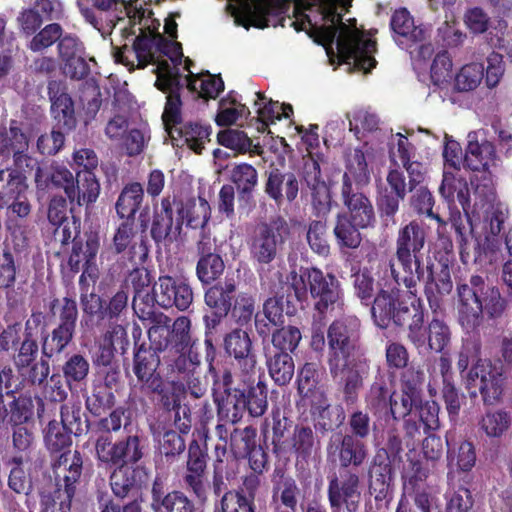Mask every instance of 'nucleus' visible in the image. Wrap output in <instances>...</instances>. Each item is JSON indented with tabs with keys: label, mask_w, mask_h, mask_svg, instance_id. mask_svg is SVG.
I'll list each match as a JSON object with an SVG mask.
<instances>
[{
	"label": "nucleus",
	"mask_w": 512,
	"mask_h": 512,
	"mask_svg": "<svg viewBox=\"0 0 512 512\" xmlns=\"http://www.w3.org/2000/svg\"><path fill=\"white\" fill-rule=\"evenodd\" d=\"M187 88L204 100L216 99L224 91V81L220 74L213 75L209 71L199 74L190 73L186 77Z\"/></svg>",
	"instance_id": "56"
},
{
	"label": "nucleus",
	"mask_w": 512,
	"mask_h": 512,
	"mask_svg": "<svg viewBox=\"0 0 512 512\" xmlns=\"http://www.w3.org/2000/svg\"><path fill=\"white\" fill-rule=\"evenodd\" d=\"M341 199L347 209L344 212L348 219L367 229L375 226L376 214L372 201L365 193L353 186L351 177L346 172L342 177Z\"/></svg>",
	"instance_id": "22"
},
{
	"label": "nucleus",
	"mask_w": 512,
	"mask_h": 512,
	"mask_svg": "<svg viewBox=\"0 0 512 512\" xmlns=\"http://www.w3.org/2000/svg\"><path fill=\"white\" fill-rule=\"evenodd\" d=\"M264 356L268 374L274 383L278 386L289 384L295 373L292 355L264 348Z\"/></svg>",
	"instance_id": "49"
},
{
	"label": "nucleus",
	"mask_w": 512,
	"mask_h": 512,
	"mask_svg": "<svg viewBox=\"0 0 512 512\" xmlns=\"http://www.w3.org/2000/svg\"><path fill=\"white\" fill-rule=\"evenodd\" d=\"M272 498L279 499L286 512H296L301 490L296 480L283 468H275L272 474Z\"/></svg>",
	"instance_id": "43"
},
{
	"label": "nucleus",
	"mask_w": 512,
	"mask_h": 512,
	"mask_svg": "<svg viewBox=\"0 0 512 512\" xmlns=\"http://www.w3.org/2000/svg\"><path fill=\"white\" fill-rule=\"evenodd\" d=\"M317 42L326 46L328 55L336 42L337 57L340 64H351L358 70L369 73L377 64L374 54L377 43L373 39H364L356 32L341 30L340 26L328 25L317 28Z\"/></svg>",
	"instance_id": "6"
},
{
	"label": "nucleus",
	"mask_w": 512,
	"mask_h": 512,
	"mask_svg": "<svg viewBox=\"0 0 512 512\" xmlns=\"http://www.w3.org/2000/svg\"><path fill=\"white\" fill-rule=\"evenodd\" d=\"M286 309L289 316L297 312V304H303L310 295L313 308L320 318L344 306V289L341 281L333 273H325L317 267H301L286 276Z\"/></svg>",
	"instance_id": "2"
},
{
	"label": "nucleus",
	"mask_w": 512,
	"mask_h": 512,
	"mask_svg": "<svg viewBox=\"0 0 512 512\" xmlns=\"http://www.w3.org/2000/svg\"><path fill=\"white\" fill-rule=\"evenodd\" d=\"M41 357L34 361L27 369L25 380L32 386H42L50 375V360L63 353L56 347L40 339Z\"/></svg>",
	"instance_id": "57"
},
{
	"label": "nucleus",
	"mask_w": 512,
	"mask_h": 512,
	"mask_svg": "<svg viewBox=\"0 0 512 512\" xmlns=\"http://www.w3.org/2000/svg\"><path fill=\"white\" fill-rule=\"evenodd\" d=\"M322 372L319 364L315 362H305L299 367L296 374V386L298 395L305 401L312 402L325 397V393L320 386Z\"/></svg>",
	"instance_id": "42"
},
{
	"label": "nucleus",
	"mask_w": 512,
	"mask_h": 512,
	"mask_svg": "<svg viewBox=\"0 0 512 512\" xmlns=\"http://www.w3.org/2000/svg\"><path fill=\"white\" fill-rule=\"evenodd\" d=\"M198 261L196 263V276L202 286H208L218 281L224 273L225 262L216 252V247L210 238L203 237L196 245Z\"/></svg>",
	"instance_id": "28"
},
{
	"label": "nucleus",
	"mask_w": 512,
	"mask_h": 512,
	"mask_svg": "<svg viewBox=\"0 0 512 512\" xmlns=\"http://www.w3.org/2000/svg\"><path fill=\"white\" fill-rule=\"evenodd\" d=\"M284 21L282 6L273 0H255L245 9L244 17L238 19V23L246 29L251 26L264 29L277 24L284 27Z\"/></svg>",
	"instance_id": "32"
},
{
	"label": "nucleus",
	"mask_w": 512,
	"mask_h": 512,
	"mask_svg": "<svg viewBox=\"0 0 512 512\" xmlns=\"http://www.w3.org/2000/svg\"><path fill=\"white\" fill-rule=\"evenodd\" d=\"M230 180L237 190L239 209L255 206L253 193L258 186L256 168L248 163L237 164L231 170Z\"/></svg>",
	"instance_id": "37"
},
{
	"label": "nucleus",
	"mask_w": 512,
	"mask_h": 512,
	"mask_svg": "<svg viewBox=\"0 0 512 512\" xmlns=\"http://www.w3.org/2000/svg\"><path fill=\"white\" fill-rule=\"evenodd\" d=\"M149 34L145 30L141 29V32L134 39L133 45H123L120 48H116L114 51V58L117 63H120L129 69H134V60L136 58L138 69H144L149 64H155L158 66V62L162 59L156 56V30L157 28L150 29Z\"/></svg>",
	"instance_id": "21"
},
{
	"label": "nucleus",
	"mask_w": 512,
	"mask_h": 512,
	"mask_svg": "<svg viewBox=\"0 0 512 512\" xmlns=\"http://www.w3.org/2000/svg\"><path fill=\"white\" fill-rule=\"evenodd\" d=\"M204 437L205 440L208 438L207 433L204 434ZM208 460L206 441L201 444L199 440L192 439L187 446L183 483L200 504H205L208 501V484L206 482Z\"/></svg>",
	"instance_id": "15"
},
{
	"label": "nucleus",
	"mask_w": 512,
	"mask_h": 512,
	"mask_svg": "<svg viewBox=\"0 0 512 512\" xmlns=\"http://www.w3.org/2000/svg\"><path fill=\"white\" fill-rule=\"evenodd\" d=\"M35 184L39 190L63 188L67 195V190L73 184L74 176L72 172L63 165L43 164L35 170Z\"/></svg>",
	"instance_id": "46"
},
{
	"label": "nucleus",
	"mask_w": 512,
	"mask_h": 512,
	"mask_svg": "<svg viewBox=\"0 0 512 512\" xmlns=\"http://www.w3.org/2000/svg\"><path fill=\"white\" fill-rule=\"evenodd\" d=\"M288 234V223L281 216L273 217L268 222L261 223L249 244L251 259L259 265H268L273 262Z\"/></svg>",
	"instance_id": "12"
},
{
	"label": "nucleus",
	"mask_w": 512,
	"mask_h": 512,
	"mask_svg": "<svg viewBox=\"0 0 512 512\" xmlns=\"http://www.w3.org/2000/svg\"><path fill=\"white\" fill-rule=\"evenodd\" d=\"M509 217V211L500 202L492 203L484 212L483 229L485 239L483 250L494 252L500 249L502 242L505 243L506 221Z\"/></svg>",
	"instance_id": "31"
},
{
	"label": "nucleus",
	"mask_w": 512,
	"mask_h": 512,
	"mask_svg": "<svg viewBox=\"0 0 512 512\" xmlns=\"http://www.w3.org/2000/svg\"><path fill=\"white\" fill-rule=\"evenodd\" d=\"M100 192V184L93 171H78L73 184L67 190V198L78 205L96 201Z\"/></svg>",
	"instance_id": "47"
},
{
	"label": "nucleus",
	"mask_w": 512,
	"mask_h": 512,
	"mask_svg": "<svg viewBox=\"0 0 512 512\" xmlns=\"http://www.w3.org/2000/svg\"><path fill=\"white\" fill-rule=\"evenodd\" d=\"M175 232L180 233L183 224L191 229L204 228L210 219V207L208 202L200 198L199 205L195 201L184 203L175 197Z\"/></svg>",
	"instance_id": "39"
},
{
	"label": "nucleus",
	"mask_w": 512,
	"mask_h": 512,
	"mask_svg": "<svg viewBox=\"0 0 512 512\" xmlns=\"http://www.w3.org/2000/svg\"><path fill=\"white\" fill-rule=\"evenodd\" d=\"M30 137L22 128V123L11 119L9 126H0V156L9 158L22 150H28Z\"/></svg>",
	"instance_id": "48"
},
{
	"label": "nucleus",
	"mask_w": 512,
	"mask_h": 512,
	"mask_svg": "<svg viewBox=\"0 0 512 512\" xmlns=\"http://www.w3.org/2000/svg\"><path fill=\"white\" fill-rule=\"evenodd\" d=\"M83 312L98 328L116 324L128 311L129 295L126 289H119L109 298L96 293L81 294Z\"/></svg>",
	"instance_id": "13"
},
{
	"label": "nucleus",
	"mask_w": 512,
	"mask_h": 512,
	"mask_svg": "<svg viewBox=\"0 0 512 512\" xmlns=\"http://www.w3.org/2000/svg\"><path fill=\"white\" fill-rule=\"evenodd\" d=\"M21 275V258L9 246L0 249V290L14 289Z\"/></svg>",
	"instance_id": "61"
},
{
	"label": "nucleus",
	"mask_w": 512,
	"mask_h": 512,
	"mask_svg": "<svg viewBox=\"0 0 512 512\" xmlns=\"http://www.w3.org/2000/svg\"><path fill=\"white\" fill-rule=\"evenodd\" d=\"M211 132L210 125L199 121H187L174 128H170L169 135L173 139L183 140L191 150L200 154L204 149L205 143L210 141Z\"/></svg>",
	"instance_id": "45"
},
{
	"label": "nucleus",
	"mask_w": 512,
	"mask_h": 512,
	"mask_svg": "<svg viewBox=\"0 0 512 512\" xmlns=\"http://www.w3.org/2000/svg\"><path fill=\"white\" fill-rule=\"evenodd\" d=\"M162 345L153 341L133 343L132 371L137 379L138 386L162 376L161 366Z\"/></svg>",
	"instance_id": "23"
},
{
	"label": "nucleus",
	"mask_w": 512,
	"mask_h": 512,
	"mask_svg": "<svg viewBox=\"0 0 512 512\" xmlns=\"http://www.w3.org/2000/svg\"><path fill=\"white\" fill-rule=\"evenodd\" d=\"M458 322L467 333H476L485 316L496 320L503 316L507 300L488 277L472 274L456 281Z\"/></svg>",
	"instance_id": "3"
},
{
	"label": "nucleus",
	"mask_w": 512,
	"mask_h": 512,
	"mask_svg": "<svg viewBox=\"0 0 512 512\" xmlns=\"http://www.w3.org/2000/svg\"><path fill=\"white\" fill-rule=\"evenodd\" d=\"M60 418L59 423L75 437L87 434L90 429L89 418L79 401L62 404Z\"/></svg>",
	"instance_id": "59"
},
{
	"label": "nucleus",
	"mask_w": 512,
	"mask_h": 512,
	"mask_svg": "<svg viewBox=\"0 0 512 512\" xmlns=\"http://www.w3.org/2000/svg\"><path fill=\"white\" fill-rule=\"evenodd\" d=\"M145 438L137 431L112 442L109 435H101L95 443L97 459L112 469L113 466L132 465L142 460L145 454Z\"/></svg>",
	"instance_id": "10"
},
{
	"label": "nucleus",
	"mask_w": 512,
	"mask_h": 512,
	"mask_svg": "<svg viewBox=\"0 0 512 512\" xmlns=\"http://www.w3.org/2000/svg\"><path fill=\"white\" fill-rule=\"evenodd\" d=\"M151 508L154 512H196L195 502L182 490L165 492L161 483L154 481L151 489Z\"/></svg>",
	"instance_id": "36"
},
{
	"label": "nucleus",
	"mask_w": 512,
	"mask_h": 512,
	"mask_svg": "<svg viewBox=\"0 0 512 512\" xmlns=\"http://www.w3.org/2000/svg\"><path fill=\"white\" fill-rule=\"evenodd\" d=\"M506 383L503 365L490 358L479 359L466 378V388L471 396L479 392L485 406H493L502 401Z\"/></svg>",
	"instance_id": "9"
},
{
	"label": "nucleus",
	"mask_w": 512,
	"mask_h": 512,
	"mask_svg": "<svg viewBox=\"0 0 512 512\" xmlns=\"http://www.w3.org/2000/svg\"><path fill=\"white\" fill-rule=\"evenodd\" d=\"M26 180V175H20L17 171L0 170V209L23 198L28 188Z\"/></svg>",
	"instance_id": "58"
},
{
	"label": "nucleus",
	"mask_w": 512,
	"mask_h": 512,
	"mask_svg": "<svg viewBox=\"0 0 512 512\" xmlns=\"http://www.w3.org/2000/svg\"><path fill=\"white\" fill-rule=\"evenodd\" d=\"M428 240V230L416 219L401 226L395 239V248L385 270L410 278L423 279V250Z\"/></svg>",
	"instance_id": "5"
},
{
	"label": "nucleus",
	"mask_w": 512,
	"mask_h": 512,
	"mask_svg": "<svg viewBox=\"0 0 512 512\" xmlns=\"http://www.w3.org/2000/svg\"><path fill=\"white\" fill-rule=\"evenodd\" d=\"M512 423L511 415L504 409H489L478 421L479 432L490 440H500L506 435Z\"/></svg>",
	"instance_id": "55"
},
{
	"label": "nucleus",
	"mask_w": 512,
	"mask_h": 512,
	"mask_svg": "<svg viewBox=\"0 0 512 512\" xmlns=\"http://www.w3.org/2000/svg\"><path fill=\"white\" fill-rule=\"evenodd\" d=\"M139 389L148 396H157L159 405L166 412L180 408L183 384L166 381L162 375L140 386Z\"/></svg>",
	"instance_id": "38"
},
{
	"label": "nucleus",
	"mask_w": 512,
	"mask_h": 512,
	"mask_svg": "<svg viewBox=\"0 0 512 512\" xmlns=\"http://www.w3.org/2000/svg\"><path fill=\"white\" fill-rule=\"evenodd\" d=\"M420 282L421 279L415 277L412 281L408 277L406 281L404 276L385 270L384 276L379 282V290L371 305L374 323L381 329H387L392 325L408 328L409 322L413 321L415 310L412 308V302H408L407 293L401 289V285L410 294L416 296L413 290Z\"/></svg>",
	"instance_id": "4"
},
{
	"label": "nucleus",
	"mask_w": 512,
	"mask_h": 512,
	"mask_svg": "<svg viewBox=\"0 0 512 512\" xmlns=\"http://www.w3.org/2000/svg\"><path fill=\"white\" fill-rule=\"evenodd\" d=\"M390 27L397 36L396 41L399 45L411 47L429 38V29L422 23L416 24L406 8L394 11L390 19Z\"/></svg>",
	"instance_id": "34"
},
{
	"label": "nucleus",
	"mask_w": 512,
	"mask_h": 512,
	"mask_svg": "<svg viewBox=\"0 0 512 512\" xmlns=\"http://www.w3.org/2000/svg\"><path fill=\"white\" fill-rule=\"evenodd\" d=\"M310 412L313 417L315 431L321 434L334 431L345 420L343 409L341 407L335 410L332 409L326 396L312 400L310 402Z\"/></svg>",
	"instance_id": "44"
},
{
	"label": "nucleus",
	"mask_w": 512,
	"mask_h": 512,
	"mask_svg": "<svg viewBox=\"0 0 512 512\" xmlns=\"http://www.w3.org/2000/svg\"><path fill=\"white\" fill-rule=\"evenodd\" d=\"M394 476L395 469L388 451L378 449L367 469L368 490L377 505L387 506L392 500Z\"/></svg>",
	"instance_id": "16"
},
{
	"label": "nucleus",
	"mask_w": 512,
	"mask_h": 512,
	"mask_svg": "<svg viewBox=\"0 0 512 512\" xmlns=\"http://www.w3.org/2000/svg\"><path fill=\"white\" fill-rule=\"evenodd\" d=\"M157 450L156 469L165 471L180 460L186 450V442L176 430L168 429L160 436Z\"/></svg>",
	"instance_id": "40"
},
{
	"label": "nucleus",
	"mask_w": 512,
	"mask_h": 512,
	"mask_svg": "<svg viewBox=\"0 0 512 512\" xmlns=\"http://www.w3.org/2000/svg\"><path fill=\"white\" fill-rule=\"evenodd\" d=\"M300 180L291 171L271 167L265 172L264 193L277 206L294 202L299 194Z\"/></svg>",
	"instance_id": "25"
},
{
	"label": "nucleus",
	"mask_w": 512,
	"mask_h": 512,
	"mask_svg": "<svg viewBox=\"0 0 512 512\" xmlns=\"http://www.w3.org/2000/svg\"><path fill=\"white\" fill-rule=\"evenodd\" d=\"M326 453L328 459L338 462L339 469L357 470L366 462L369 448L367 441L336 433L330 437Z\"/></svg>",
	"instance_id": "20"
},
{
	"label": "nucleus",
	"mask_w": 512,
	"mask_h": 512,
	"mask_svg": "<svg viewBox=\"0 0 512 512\" xmlns=\"http://www.w3.org/2000/svg\"><path fill=\"white\" fill-rule=\"evenodd\" d=\"M214 512H256L254 495H246L243 490L226 491L215 502Z\"/></svg>",
	"instance_id": "63"
},
{
	"label": "nucleus",
	"mask_w": 512,
	"mask_h": 512,
	"mask_svg": "<svg viewBox=\"0 0 512 512\" xmlns=\"http://www.w3.org/2000/svg\"><path fill=\"white\" fill-rule=\"evenodd\" d=\"M423 293L431 311L436 314L440 310L443 298L453 290L451 272L447 263H440L439 271L431 260L424 263Z\"/></svg>",
	"instance_id": "24"
},
{
	"label": "nucleus",
	"mask_w": 512,
	"mask_h": 512,
	"mask_svg": "<svg viewBox=\"0 0 512 512\" xmlns=\"http://www.w3.org/2000/svg\"><path fill=\"white\" fill-rule=\"evenodd\" d=\"M48 96L51 102V114L56 121V127L69 133L77 126L74 109V101L67 92V87L62 81L51 80L47 86Z\"/></svg>",
	"instance_id": "27"
},
{
	"label": "nucleus",
	"mask_w": 512,
	"mask_h": 512,
	"mask_svg": "<svg viewBox=\"0 0 512 512\" xmlns=\"http://www.w3.org/2000/svg\"><path fill=\"white\" fill-rule=\"evenodd\" d=\"M429 468L416 455L415 451L407 453V465L402 473L403 491L427 487Z\"/></svg>",
	"instance_id": "62"
},
{
	"label": "nucleus",
	"mask_w": 512,
	"mask_h": 512,
	"mask_svg": "<svg viewBox=\"0 0 512 512\" xmlns=\"http://www.w3.org/2000/svg\"><path fill=\"white\" fill-rule=\"evenodd\" d=\"M204 292V303L211 309L229 314L237 295V286L233 280L208 285Z\"/></svg>",
	"instance_id": "52"
},
{
	"label": "nucleus",
	"mask_w": 512,
	"mask_h": 512,
	"mask_svg": "<svg viewBox=\"0 0 512 512\" xmlns=\"http://www.w3.org/2000/svg\"><path fill=\"white\" fill-rule=\"evenodd\" d=\"M100 249V235L98 231H85L80 237L73 238L71 254L68 258V266L74 273L83 269L79 277V284L86 281V276L93 282L98 277L96 257Z\"/></svg>",
	"instance_id": "17"
},
{
	"label": "nucleus",
	"mask_w": 512,
	"mask_h": 512,
	"mask_svg": "<svg viewBox=\"0 0 512 512\" xmlns=\"http://www.w3.org/2000/svg\"><path fill=\"white\" fill-rule=\"evenodd\" d=\"M310 158L304 162L302 180L310 190L312 206L318 217H325L331 210L329 188L322 178L320 156L315 158L309 152Z\"/></svg>",
	"instance_id": "26"
},
{
	"label": "nucleus",
	"mask_w": 512,
	"mask_h": 512,
	"mask_svg": "<svg viewBox=\"0 0 512 512\" xmlns=\"http://www.w3.org/2000/svg\"><path fill=\"white\" fill-rule=\"evenodd\" d=\"M205 361L208 364V374L212 378V391L214 402L217 406V414L220 419H223L231 424L239 422V417L234 415L233 408L228 409L223 406L222 400L226 398V394H232L233 373L230 369L225 368L223 371L218 370L214 366L217 351L213 344L212 338L205 337Z\"/></svg>",
	"instance_id": "18"
},
{
	"label": "nucleus",
	"mask_w": 512,
	"mask_h": 512,
	"mask_svg": "<svg viewBox=\"0 0 512 512\" xmlns=\"http://www.w3.org/2000/svg\"><path fill=\"white\" fill-rule=\"evenodd\" d=\"M144 198V190L140 183L132 182L125 185L115 203L116 214L121 220L135 222V216Z\"/></svg>",
	"instance_id": "54"
},
{
	"label": "nucleus",
	"mask_w": 512,
	"mask_h": 512,
	"mask_svg": "<svg viewBox=\"0 0 512 512\" xmlns=\"http://www.w3.org/2000/svg\"><path fill=\"white\" fill-rule=\"evenodd\" d=\"M175 196L162 198L160 206L153 211L150 236L157 247L173 242L179 233L175 232Z\"/></svg>",
	"instance_id": "30"
},
{
	"label": "nucleus",
	"mask_w": 512,
	"mask_h": 512,
	"mask_svg": "<svg viewBox=\"0 0 512 512\" xmlns=\"http://www.w3.org/2000/svg\"><path fill=\"white\" fill-rule=\"evenodd\" d=\"M368 374V364L364 362L340 365L336 373H330L334 380L339 379L342 400L347 407L354 406L359 399V392L363 387L364 378Z\"/></svg>",
	"instance_id": "33"
},
{
	"label": "nucleus",
	"mask_w": 512,
	"mask_h": 512,
	"mask_svg": "<svg viewBox=\"0 0 512 512\" xmlns=\"http://www.w3.org/2000/svg\"><path fill=\"white\" fill-rule=\"evenodd\" d=\"M362 479L358 470L338 469L328 476L327 499L332 512H358L362 499Z\"/></svg>",
	"instance_id": "11"
},
{
	"label": "nucleus",
	"mask_w": 512,
	"mask_h": 512,
	"mask_svg": "<svg viewBox=\"0 0 512 512\" xmlns=\"http://www.w3.org/2000/svg\"><path fill=\"white\" fill-rule=\"evenodd\" d=\"M327 344L330 373H336L340 365L362 362L355 357L360 348V321L356 317L334 320L327 330Z\"/></svg>",
	"instance_id": "7"
},
{
	"label": "nucleus",
	"mask_w": 512,
	"mask_h": 512,
	"mask_svg": "<svg viewBox=\"0 0 512 512\" xmlns=\"http://www.w3.org/2000/svg\"><path fill=\"white\" fill-rule=\"evenodd\" d=\"M84 456L78 451L67 450L62 452L53 462L52 469L55 475V487L76 492L83 473Z\"/></svg>",
	"instance_id": "29"
},
{
	"label": "nucleus",
	"mask_w": 512,
	"mask_h": 512,
	"mask_svg": "<svg viewBox=\"0 0 512 512\" xmlns=\"http://www.w3.org/2000/svg\"><path fill=\"white\" fill-rule=\"evenodd\" d=\"M320 441L309 425L296 424L288 442L287 453L295 456L296 462L308 463L317 452Z\"/></svg>",
	"instance_id": "41"
},
{
	"label": "nucleus",
	"mask_w": 512,
	"mask_h": 512,
	"mask_svg": "<svg viewBox=\"0 0 512 512\" xmlns=\"http://www.w3.org/2000/svg\"><path fill=\"white\" fill-rule=\"evenodd\" d=\"M49 310L57 315L58 323L50 332L42 333L40 339L64 352L76 334L79 316L77 301L71 296H65L61 300L54 298L49 303Z\"/></svg>",
	"instance_id": "14"
},
{
	"label": "nucleus",
	"mask_w": 512,
	"mask_h": 512,
	"mask_svg": "<svg viewBox=\"0 0 512 512\" xmlns=\"http://www.w3.org/2000/svg\"><path fill=\"white\" fill-rule=\"evenodd\" d=\"M155 301L159 306L186 311L194 301V292L189 278L179 275H161L153 286Z\"/></svg>",
	"instance_id": "19"
},
{
	"label": "nucleus",
	"mask_w": 512,
	"mask_h": 512,
	"mask_svg": "<svg viewBox=\"0 0 512 512\" xmlns=\"http://www.w3.org/2000/svg\"><path fill=\"white\" fill-rule=\"evenodd\" d=\"M227 355L234 359L236 372L233 375L232 394L222 400L224 407L233 408L239 421L247 412L253 418L261 417L268 408L267 385L257 379V355L249 334L235 328L227 333L223 342Z\"/></svg>",
	"instance_id": "1"
},
{
	"label": "nucleus",
	"mask_w": 512,
	"mask_h": 512,
	"mask_svg": "<svg viewBox=\"0 0 512 512\" xmlns=\"http://www.w3.org/2000/svg\"><path fill=\"white\" fill-rule=\"evenodd\" d=\"M393 396H395V391L388 388L383 375H378L370 387L366 403L375 414L386 416L389 414Z\"/></svg>",
	"instance_id": "64"
},
{
	"label": "nucleus",
	"mask_w": 512,
	"mask_h": 512,
	"mask_svg": "<svg viewBox=\"0 0 512 512\" xmlns=\"http://www.w3.org/2000/svg\"><path fill=\"white\" fill-rule=\"evenodd\" d=\"M412 308L415 310V315L413 321L408 324L407 339L418 350L426 348L441 353L450 344V327L437 316H434L425 326L426 310L420 297L412 301Z\"/></svg>",
	"instance_id": "8"
},
{
	"label": "nucleus",
	"mask_w": 512,
	"mask_h": 512,
	"mask_svg": "<svg viewBox=\"0 0 512 512\" xmlns=\"http://www.w3.org/2000/svg\"><path fill=\"white\" fill-rule=\"evenodd\" d=\"M196 340L191 335V320L187 316H179L169 327L162 345L165 352L168 348L177 351H189L194 349Z\"/></svg>",
	"instance_id": "51"
},
{
	"label": "nucleus",
	"mask_w": 512,
	"mask_h": 512,
	"mask_svg": "<svg viewBox=\"0 0 512 512\" xmlns=\"http://www.w3.org/2000/svg\"><path fill=\"white\" fill-rule=\"evenodd\" d=\"M61 371L68 390L73 392L74 390H77V388L86 384L90 371V364L84 355L74 353L63 363Z\"/></svg>",
	"instance_id": "60"
},
{
	"label": "nucleus",
	"mask_w": 512,
	"mask_h": 512,
	"mask_svg": "<svg viewBox=\"0 0 512 512\" xmlns=\"http://www.w3.org/2000/svg\"><path fill=\"white\" fill-rule=\"evenodd\" d=\"M411 209L418 215L433 219L437 222L436 229L437 235L440 239L443 238L446 231L447 222L440 216L439 213L434 212L435 198L427 187L420 186L412 191L409 201Z\"/></svg>",
	"instance_id": "50"
},
{
	"label": "nucleus",
	"mask_w": 512,
	"mask_h": 512,
	"mask_svg": "<svg viewBox=\"0 0 512 512\" xmlns=\"http://www.w3.org/2000/svg\"><path fill=\"white\" fill-rule=\"evenodd\" d=\"M109 477V485L113 495L124 500L132 495L142 493L144 469L141 466L122 465L113 466Z\"/></svg>",
	"instance_id": "35"
},
{
	"label": "nucleus",
	"mask_w": 512,
	"mask_h": 512,
	"mask_svg": "<svg viewBox=\"0 0 512 512\" xmlns=\"http://www.w3.org/2000/svg\"><path fill=\"white\" fill-rule=\"evenodd\" d=\"M364 229L366 228L355 224L350 218L348 219L345 212L337 213L333 235L339 249H358L363 240L360 230Z\"/></svg>",
	"instance_id": "53"
}]
</instances>
